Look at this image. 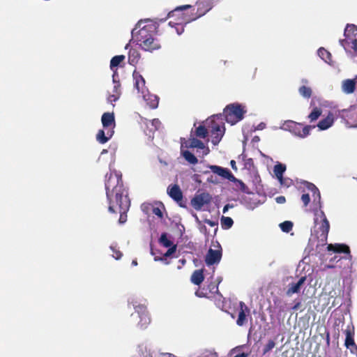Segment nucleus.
<instances>
[{"label": "nucleus", "mask_w": 357, "mask_h": 357, "mask_svg": "<svg viewBox=\"0 0 357 357\" xmlns=\"http://www.w3.org/2000/svg\"><path fill=\"white\" fill-rule=\"evenodd\" d=\"M304 186L310 192H312L313 202L317 204L319 211H316L314 213V227L312 230L310 242H313L317 239L318 243L317 247L319 245H324L326 244L328 234L329 231L330 225L324 213L321 210V195L319 189L311 183L304 181Z\"/></svg>", "instance_id": "1"}, {"label": "nucleus", "mask_w": 357, "mask_h": 357, "mask_svg": "<svg viewBox=\"0 0 357 357\" xmlns=\"http://www.w3.org/2000/svg\"><path fill=\"white\" fill-rule=\"evenodd\" d=\"M149 20H139L132 30V40L137 43L143 50L153 52L159 50L161 45L159 40L154 37L156 26L153 24H142Z\"/></svg>", "instance_id": "2"}, {"label": "nucleus", "mask_w": 357, "mask_h": 357, "mask_svg": "<svg viewBox=\"0 0 357 357\" xmlns=\"http://www.w3.org/2000/svg\"><path fill=\"white\" fill-rule=\"evenodd\" d=\"M105 178L106 195L109 204L108 210L110 213H115L114 202L119 203L124 196H128V192L123 188L121 174L117 172L107 174Z\"/></svg>", "instance_id": "3"}, {"label": "nucleus", "mask_w": 357, "mask_h": 357, "mask_svg": "<svg viewBox=\"0 0 357 357\" xmlns=\"http://www.w3.org/2000/svg\"><path fill=\"white\" fill-rule=\"evenodd\" d=\"M306 277L300 278L287 277L284 280V291L288 297H291L294 294H298L301 290L305 287Z\"/></svg>", "instance_id": "4"}, {"label": "nucleus", "mask_w": 357, "mask_h": 357, "mask_svg": "<svg viewBox=\"0 0 357 357\" xmlns=\"http://www.w3.org/2000/svg\"><path fill=\"white\" fill-rule=\"evenodd\" d=\"M128 305H132L135 310V312L131 314L132 319L138 318L139 319L137 323L138 327L140 328H146L151 322V318L146 310V305L140 304L137 301L134 300H129Z\"/></svg>", "instance_id": "5"}, {"label": "nucleus", "mask_w": 357, "mask_h": 357, "mask_svg": "<svg viewBox=\"0 0 357 357\" xmlns=\"http://www.w3.org/2000/svg\"><path fill=\"white\" fill-rule=\"evenodd\" d=\"M244 107V106L239 103L228 105L224 109V116L226 121L231 125H234L241 121L246 112Z\"/></svg>", "instance_id": "6"}, {"label": "nucleus", "mask_w": 357, "mask_h": 357, "mask_svg": "<svg viewBox=\"0 0 357 357\" xmlns=\"http://www.w3.org/2000/svg\"><path fill=\"white\" fill-rule=\"evenodd\" d=\"M222 119V115H215L211 117V123H213L212 126V139L211 142L214 145H217L221 140L224 133H225V128L220 126V125L215 123V119Z\"/></svg>", "instance_id": "7"}, {"label": "nucleus", "mask_w": 357, "mask_h": 357, "mask_svg": "<svg viewBox=\"0 0 357 357\" xmlns=\"http://www.w3.org/2000/svg\"><path fill=\"white\" fill-rule=\"evenodd\" d=\"M185 146L188 149H197V152L202 153V155H206L209 153V149L205 144L196 138H190L185 144H182L181 147Z\"/></svg>", "instance_id": "8"}, {"label": "nucleus", "mask_w": 357, "mask_h": 357, "mask_svg": "<svg viewBox=\"0 0 357 357\" xmlns=\"http://www.w3.org/2000/svg\"><path fill=\"white\" fill-rule=\"evenodd\" d=\"M211 196L207 192H202L196 195L191 200V205L197 210L199 211L202 208L211 202Z\"/></svg>", "instance_id": "9"}, {"label": "nucleus", "mask_w": 357, "mask_h": 357, "mask_svg": "<svg viewBox=\"0 0 357 357\" xmlns=\"http://www.w3.org/2000/svg\"><path fill=\"white\" fill-rule=\"evenodd\" d=\"M217 247L219 248L218 250L209 248L205 257V262L207 266H211L220 262L222 257V250L220 245L218 243Z\"/></svg>", "instance_id": "10"}, {"label": "nucleus", "mask_w": 357, "mask_h": 357, "mask_svg": "<svg viewBox=\"0 0 357 357\" xmlns=\"http://www.w3.org/2000/svg\"><path fill=\"white\" fill-rule=\"evenodd\" d=\"M119 208L120 218L119 219V222L120 224H123L126 222L127 215L126 212L128 211L130 207V200L128 196H124L123 199L119 201V203H116Z\"/></svg>", "instance_id": "11"}, {"label": "nucleus", "mask_w": 357, "mask_h": 357, "mask_svg": "<svg viewBox=\"0 0 357 357\" xmlns=\"http://www.w3.org/2000/svg\"><path fill=\"white\" fill-rule=\"evenodd\" d=\"M208 167L212 172L221 176L223 178H226L229 181H231V179H235V176L227 168H225L218 165H209Z\"/></svg>", "instance_id": "12"}, {"label": "nucleus", "mask_w": 357, "mask_h": 357, "mask_svg": "<svg viewBox=\"0 0 357 357\" xmlns=\"http://www.w3.org/2000/svg\"><path fill=\"white\" fill-rule=\"evenodd\" d=\"M168 195L173 199L175 202H179L183 199V193L180 187L175 184L169 185L167 188Z\"/></svg>", "instance_id": "13"}, {"label": "nucleus", "mask_w": 357, "mask_h": 357, "mask_svg": "<svg viewBox=\"0 0 357 357\" xmlns=\"http://www.w3.org/2000/svg\"><path fill=\"white\" fill-rule=\"evenodd\" d=\"M142 97L146 104L151 109H155L158 106V98L157 96L151 94L148 90H142Z\"/></svg>", "instance_id": "14"}, {"label": "nucleus", "mask_w": 357, "mask_h": 357, "mask_svg": "<svg viewBox=\"0 0 357 357\" xmlns=\"http://www.w3.org/2000/svg\"><path fill=\"white\" fill-rule=\"evenodd\" d=\"M102 124L103 128L105 130L112 128L115 127V119L114 113L105 112L102 114L101 118Z\"/></svg>", "instance_id": "15"}, {"label": "nucleus", "mask_w": 357, "mask_h": 357, "mask_svg": "<svg viewBox=\"0 0 357 357\" xmlns=\"http://www.w3.org/2000/svg\"><path fill=\"white\" fill-rule=\"evenodd\" d=\"M114 133V130L112 128L100 130L96 135V139L99 143L105 144L112 138Z\"/></svg>", "instance_id": "16"}, {"label": "nucleus", "mask_w": 357, "mask_h": 357, "mask_svg": "<svg viewBox=\"0 0 357 357\" xmlns=\"http://www.w3.org/2000/svg\"><path fill=\"white\" fill-rule=\"evenodd\" d=\"M335 121V115L333 112H329L326 118L321 120L317 127L320 130H325L331 128Z\"/></svg>", "instance_id": "17"}, {"label": "nucleus", "mask_w": 357, "mask_h": 357, "mask_svg": "<svg viewBox=\"0 0 357 357\" xmlns=\"http://www.w3.org/2000/svg\"><path fill=\"white\" fill-rule=\"evenodd\" d=\"M299 128L300 124L291 120L285 121L283 125L280 127V129L289 131L296 136H298V134L299 133Z\"/></svg>", "instance_id": "18"}, {"label": "nucleus", "mask_w": 357, "mask_h": 357, "mask_svg": "<svg viewBox=\"0 0 357 357\" xmlns=\"http://www.w3.org/2000/svg\"><path fill=\"white\" fill-rule=\"evenodd\" d=\"M327 250L336 253H345L351 257L349 248L344 244H328Z\"/></svg>", "instance_id": "19"}, {"label": "nucleus", "mask_w": 357, "mask_h": 357, "mask_svg": "<svg viewBox=\"0 0 357 357\" xmlns=\"http://www.w3.org/2000/svg\"><path fill=\"white\" fill-rule=\"evenodd\" d=\"M220 0H207L205 2H202L199 3V6H202L203 8H206V10L204 12H201L202 8L199 7L197 10V12H199V15L193 18L192 20H195L197 18H199L203 15H204L207 12H208L210 10L212 9V8L214 6V5L218 3Z\"/></svg>", "instance_id": "20"}, {"label": "nucleus", "mask_w": 357, "mask_h": 357, "mask_svg": "<svg viewBox=\"0 0 357 357\" xmlns=\"http://www.w3.org/2000/svg\"><path fill=\"white\" fill-rule=\"evenodd\" d=\"M240 306V311L238 312V319L236 320V324L239 326H242L244 325L245 320H246V312H249V309L245 305V304L241 301L239 303Z\"/></svg>", "instance_id": "21"}, {"label": "nucleus", "mask_w": 357, "mask_h": 357, "mask_svg": "<svg viewBox=\"0 0 357 357\" xmlns=\"http://www.w3.org/2000/svg\"><path fill=\"white\" fill-rule=\"evenodd\" d=\"M355 79H344L342 83V91L346 94H350L354 92L356 89Z\"/></svg>", "instance_id": "22"}, {"label": "nucleus", "mask_w": 357, "mask_h": 357, "mask_svg": "<svg viewBox=\"0 0 357 357\" xmlns=\"http://www.w3.org/2000/svg\"><path fill=\"white\" fill-rule=\"evenodd\" d=\"M133 77L135 79V87L138 93H142V90H147L145 87V79L141 75L135 72L133 73Z\"/></svg>", "instance_id": "23"}, {"label": "nucleus", "mask_w": 357, "mask_h": 357, "mask_svg": "<svg viewBox=\"0 0 357 357\" xmlns=\"http://www.w3.org/2000/svg\"><path fill=\"white\" fill-rule=\"evenodd\" d=\"M204 279L203 271L196 270L192 274L190 280L193 284L199 285L203 282Z\"/></svg>", "instance_id": "24"}, {"label": "nucleus", "mask_w": 357, "mask_h": 357, "mask_svg": "<svg viewBox=\"0 0 357 357\" xmlns=\"http://www.w3.org/2000/svg\"><path fill=\"white\" fill-rule=\"evenodd\" d=\"M181 155L191 165H195L198 162L197 157L188 150H181Z\"/></svg>", "instance_id": "25"}, {"label": "nucleus", "mask_w": 357, "mask_h": 357, "mask_svg": "<svg viewBox=\"0 0 357 357\" xmlns=\"http://www.w3.org/2000/svg\"><path fill=\"white\" fill-rule=\"evenodd\" d=\"M318 56L326 63L331 65V54L324 47H320L317 51Z\"/></svg>", "instance_id": "26"}, {"label": "nucleus", "mask_w": 357, "mask_h": 357, "mask_svg": "<svg viewBox=\"0 0 357 357\" xmlns=\"http://www.w3.org/2000/svg\"><path fill=\"white\" fill-rule=\"evenodd\" d=\"M344 35L347 38L357 36V26L353 24H348L344 29Z\"/></svg>", "instance_id": "27"}, {"label": "nucleus", "mask_w": 357, "mask_h": 357, "mask_svg": "<svg viewBox=\"0 0 357 357\" xmlns=\"http://www.w3.org/2000/svg\"><path fill=\"white\" fill-rule=\"evenodd\" d=\"M137 352L139 357H151L148 351L147 345L145 342H142L137 345Z\"/></svg>", "instance_id": "28"}, {"label": "nucleus", "mask_w": 357, "mask_h": 357, "mask_svg": "<svg viewBox=\"0 0 357 357\" xmlns=\"http://www.w3.org/2000/svg\"><path fill=\"white\" fill-rule=\"evenodd\" d=\"M285 171L286 165L280 162H278L273 167V172L277 178H280L283 176Z\"/></svg>", "instance_id": "29"}, {"label": "nucleus", "mask_w": 357, "mask_h": 357, "mask_svg": "<svg viewBox=\"0 0 357 357\" xmlns=\"http://www.w3.org/2000/svg\"><path fill=\"white\" fill-rule=\"evenodd\" d=\"M231 181L235 183L236 189H238L241 192L246 194H250L249 188L241 180H239L235 177V179H231Z\"/></svg>", "instance_id": "30"}, {"label": "nucleus", "mask_w": 357, "mask_h": 357, "mask_svg": "<svg viewBox=\"0 0 357 357\" xmlns=\"http://www.w3.org/2000/svg\"><path fill=\"white\" fill-rule=\"evenodd\" d=\"M125 59V56L123 55H117L114 56L110 61V68L114 73H116V70H114V68L117 67L121 62H122Z\"/></svg>", "instance_id": "31"}, {"label": "nucleus", "mask_w": 357, "mask_h": 357, "mask_svg": "<svg viewBox=\"0 0 357 357\" xmlns=\"http://www.w3.org/2000/svg\"><path fill=\"white\" fill-rule=\"evenodd\" d=\"M299 94L304 98H310L312 96V91L310 87L303 85L298 88Z\"/></svg>", "instance_id": "32"}, {"label": "nucleus", "mask_w": 357, "mask_h": 357, "mask_svg": "<svg viewBox=\"0 0 357 357\" xmlns=\"http://www.w3.org/2000/svg\"><path fill=\"white\" fill-rule=\"evenodd\" d=\"M117 77H118V75H117L116 73L114 72L112 75V81L114 83L112 93H114V94L119 93V95H121V89H120L121 84H120L119 81L116 79Z\"/></svg>", "instance_id": "33"}, {"label": "nucleus", "mask_w": 357, "mask_h": 357, "mask_svg": "<svg viewBox=\"0 0 357 357\" xmlns=\"http://www.w3.org/2000/svg\"><path fill=\"white\" fill-rule=\"evenodd\" d=\"M222 228L228 229L231 228L234 224L233 220L230 217L222 216L220 220Z\"/></svg>", "instance_id": "34"}, {"label": "nucleus", "mask_w": 357, "mask_h": 357, "mask_svg": "<svg viewBox=\"0 0 357 357\" xmlns=\"http://www.w3.org/2000/svg\"><path fill=\"white\" fill-rule=\"evenodd\" d=\"M139 53L135 50H130L129 52L128 61L130 64L134 66L137 63L139 59Z\"/></svg>", "instance_id": "35"}, {"label": "nucleus", "mask_w": 357, "mask_h": 357, "mask_svg": "<svg viewBox=\"0 0 357 357\" xmlns=\"http://www.w3.org/2000/svg\"><path fill=\"white\" fill-rule=\"evenodd\" d=\"M321 109L319 107H314L312 111L310 112V114L308 115V118L310 119V121H314L321 116Z\"/></svg>", "instance_id": "36"}, {"label": "nucleus", "mask_w": 357, "mask_h": 357, "mask_svg": "<svg viewBox=\"0 0 357 357\" xmlns=\"http://www.w3.org/2000/svg\"><path fill=\"white\" fill-rule=\"evenodd\" d=\"M315 126H306L302 130L299 128V133L298 134V137L301 138H305L310 135V130L314 128Z\"/></svg>", "instance_id": "37"}, {"label": "nucleus", "mask_w": 357, "mask_h": 357, "mask_svg": "<svg viewBox=\"0 0 357 357\" xmlns=\"http://www.w3.org/2000/svg\"><path fill=\"white\" fill-rule=\"evenodd\" d=\"M280 227L282 231L288 233L292 229L293 223L291 221L287 220L280 223Z\"/></svg>", "instance_id": "38"}, {"label": "nucleus", "mask_w": 357, "mask_h": 357, "mask_svg": "<svg viewBox=\"0 0 357 357\" xmlns=\"http://www.w3.org/2000/svg\"><path fill=\"white\" fill-rule=\"evenodd\" d=\"M159 241L160 243L165 248H169L172 245V242L168 239L167 234L165 233L161 234Z\"/></svg>", "instance_id": "39"}, {"label": "nucleus", "mask_w": 357, "mask_h": 357, "mask_svg": "<svg viewBox=\"0 0 357 357\" xmlns=\"http://www.w3.org/2000/svg\"><path fill=\"white\" fill-rule=\"evenodd\" d=\"M344 344L345 347L348 349L350 348V347H352V348L351 349V353H354V351H357V346L354 342V337L346 338Z\"/></svg>", "instance_id": "40"}, {"label": "nucleus", "mask_w": 357, "mask_h": 357, "mask_svg": "<svg viewBox=\"0 0 357 357\" xmlns=\"http://www.w3.org/2000/svg\"><path fill=\"white\" fill-rule=\"evenodd\" d=\"M195 133L197 137L200 138H205L207 136L208 132L204 126H199L198 128H197Z\"/></svg>", "instance_id": "41"}, {"label": "nucleus", "mask_w": 357, "mask_h": 357, "mask_svg": "<svg viewBox=\"0 0 357 357\" xmlns=\"http://www.w3.org/2000/svg\"><path fill=\"white\" fill-rule=\"evenodd\" d=\"M356 108H357V107H356V106H351L349 108V109H342V110H337L335 114V116L341 117V118L348 117L349 116H348L347 113L350 111L354 110Z\"/></svg>", "instance_id": "42"}, {"label": "nucleus", "mask_w": 357, "mask_h": 357, "mask_svg": "<svg viewBox=\"0 0 357 357\" xmlns=\"http://www.w3.org/2000/svg\"><path fill=\"white\" fill-rule=\"evenodd\" d=\"M275 346V342L273 340H269L268 343L264 346L263 349V354H266L272 350Z\"/></svg>", "instance_id": "43"}, {"label": "nucleus", "mask_w": 357, "mask_h": 357, "mask_svg": "<svg viewBox=\"0 0 357 357\" xmlns=\"http://www.w3.org/2000/svg\"><path fill=\"white\" fill-rule=\"evenodd\" d=\"M110 250L112 251L113 254H112V257L114 258H115L116 259H119L121 256H122V254L121 252L119 251V250H117L116 249V246L114 245H112L110 246Z\"/></svg>", "instance_id": "44"}, {"label": "nucleus", "mask_w": 357, "mask_h": 357, "mask_svg": "<svg viewBox=\"0 0 357 357\" xmlns=\"http://www.w3.org/2000/svg\"><path fill=\"white\" fill-rule=\"evenodd\" d=\"M190 8H191L190 5H184V6H178L174 10L171 11V12L169 13L168 17H172L174 15V13L177 12V11L184 10L188 9Z\"/></svg>", "instance_id": "45"}, {"label": "nucleus", "mask_w": 357, "mask_h": 357, "mask_svg": "<svg viewBox=\"0 0 357 357\" xmlns=\"http://www.w3.org/2000/svg\"><path fill=\"white\" fill-rule=\"evenodd\" d=\"M346 335V338L354 337V331L353 326H348L347 329L344 331Z\"/></svg>", "instance_id": "46"}, {"label": "nucleus", "mask_w": 357, "mask_h": 357, "mask_svg": "<svg viewBox=\"0 0 357 357\" xmlns=\"http://www.w3.org/2000/svg\"><path fill=\"white\" fill-rule=\"evenodd\" d=\"M204 222L210 225L211 227H215L214 229L213 235H215L218 231V221H213L208 219H205Z\"/></svg>", "instance_id": "47"}, {"label": "nucleus", "mask_w": 357, "mask_h": 357, "mask_svg": "<svg viewBox=\"0 0 357 357\" xmlns=\"http://www.w3.org/2000/svg\"><path fill=\"white\" fill-rule=\"evenodd\" d=\"M120 96H121V95H119V93H116V94L111 93L107 97V102H110V103H112L113 102H116L119 99Z\"/></svg>", "instance_id": "48"}, {"label": "nucleus", "mask_w": 357, "mask_h": 357, "mask_svg": "<svg viewBox=\"0 0 357 357\" xmlns=\"http://www.w3.org/2000/svg\"><path fill=\"white\" fill-rule=\"evenodd\" d=\"M161 123L158 119H154L151 121V125L155 130H158L160 126Z\"/></svg>", "instance_id": "49"}, {"label": "nucleus", "mask_w": 357, "mask_h": 357, "mask_svg": "<svg viewBox=\"0 0 357 357\" xmlns=\"http://www.w3.org/2000/svg\"><path fill=\"white\" fill-rule=\"evenodd\" d=\"M176 248L175 245L169 247V249L167 250V251L165 253L164 257H168L171 256L172 254H174L176 252Z\"/></svg>", "instance_id": "50"}, {"label": "nucleus", "mask_w": 357, "mask_h": 357, "mask_svg": "<svg viewBox=\"0 0 357 357\" xmlns=\"http://www.w3.org/2000/svg\"><path fill=\"white\" fill-rule=\"evenodd\" d=\"M301 200L303 202L304 206H306L309 204V202L310 201V195L308 194H303L301 196Z\"/></svg>", "instance_id": "51"}, {"label": "nucleus", "mask_w": 357, "mask_h": 357, "mask_svg": "<svg viewBox=\"0 0 357 357\" xmlns=\"http://www.w3.org/2000/svg\"><path fill=\"white\" fill-rule=\"evenodd\" d=\"M153 213L155 215H157L158 218H162L163 216L162 212L161 209L158 207H153Z\"/></svg>", "instance_id": "52"}, {"label": "nucleus", "mask_w": 357, "mask_h": 357, "mask_svg": "<svg viewBox=\"0 0 357 357\" xmlns=\"http://www.w3.org/2000/svg\"><path fill=\"white\" fill-rule=\"evenodd\" d=\"M198 228L201 233L204 234L205 235H207L208 231H207V229H206V226H204V225H202V223H200V225H198Z\"/></svg>", "instance_id": "53"}, {"label": "nucleus", "mask_w": 357, "mask_h": 357, "mask_svg": "<svg viewBox=\"0 0 357 357\" xmlns=\"http://www.w3.org/2000/svg\"><path fill=\"white\" fill-rule=\"evenodd\" d=\"M275 201L278 204H284L286 202V199L284 196H278L275 198Z\"/></svg>", "instance_id": "54"}, {"label": "nucleus", "mask_w": 357, "mask_h": 357, "mask_svg": "<svg viewBox=\"0 0 357 357\" xmlns=\"http://www.w3.org/2000/svg\"><path fill=\"white\" fill-rule=\"evenodd\" d=\"M301 307V303L298 301L296 302L294 305L291 307V310L293 311H296V310H298Z\"/></svg>", "instance_id": "55"}, {"label": "nucleus", "mask_w": 357, "mask_h": 357, "mask_svg": "<svg viewBox=\"0 0 357 357\" xmlns=\"http://www.w3.org/2000/svg\"><path fill=\"white\" fill-rule=\"evenodd\" d=\"M209 289L211 292H216L218 293V287L215 284H211L209 286Z\"/></svg>", "instance_id": "56"}, {"label": "nucleus", "mask_w": 357, "mask_h": 357, "mask_svg": "<svg viewBox=\"0 0 357 357\" xmlns=\"http://www.w3.org/2000/svg\"><path fill=\"white\" fill-rule=\"evenodd\" d=\"M266 128V123L264 122L260 123L255 128L257 130H262Z\"/></svg>", "instance_id": "57"}, {"label": "nucleus", "mask_w": 357, "mask_h": 357, "mask_svg": "<svg viewBox=\"0 0 357 357\" xmlns=\"http://www.w3.org/2000/svg\"><path fill=\"white\" fill-rule=\"evenodd\" d=\"M176 31L178 35H181L184 31L183 26L182 25H180V27H176Z\"/></svg>", "instance_id": "58"}, {"label": "nucleus", "mask_w": 357, "mask_h": 357, "mask_svg": "<svg viewBox=\"0 0 357 357\" xmlns=\"http://www.w3.org/2000/svg\"><path fill=\"white\" fill-rule=\"evenodd\" d=\"M232 208V206L230 205V204H226L224 208H223V213H225L228 210L229 208Z\"/></svg>", "instance_id": "59"}, {"label": "nucleus", "mask_w": 357, "mask_h": 357, "mask_svg": "<svg viewBox=\"0 0 357 357\" xmlns=\"http://www.w3.org/2000/svg\"><path fill=\"white\" fill-rule=\"evenodd\" d=\"M230 165H231V167L234 170H237V167H236V162L234 160H231L230 162Z\"/></svg>", "instance_id": "60"}, {"label": "nucleus", "mask_w": 357, "mask_h": 357, "mask_svg": "<svg viewBox=\"0 0 357 357\" xmlns=\"http://www.w3.org/2000/svg\"><path fill=\"white\" fill-rule=\"evenodd\" d=\"M277 179L279 181V182L281 185H287V183L285 182V179H284V178H283V176H282L280 178H277Z\"/></svg>", "instance_id": "61"}, {"label": "nucleus", "mask_w": 357, "mask_h": 357, "mask_svg": "<svg viewBox=\"0 0 357 357\" xmlns=\"http://www.w3.org/2000/svg\"><path fill=\"white\" fill-rule=\"evenodd\" d=\"M353 43V49L355 50V51H357V39H354L352 42Z\"/></svg>", "instance_id": "62"}, {"label": "nucleus", "mask_w": 357, "mask_h": 357, "mask_svg": "<svg viewBox=\"0 0 357 357\" xmlns=\"http://www.w3.org/2000/svg\"><path fill=\"white\" fill-rule=\"evenodd\" d=\"M301 82L303 85H305V84H309V80L307 79L303 78V79H301Z\"/></svg>", "instance_id": "63"}, {"label": "nucleus", "mask_w": 357, "mask_h": 357, "mask_svg": "<svg viewBox=\"0 0 357 357\" xmlns=\"http://www.w3.org/2000/svg\"><path fill=\"white\" fill-rule=\"evenodd\" d=\"M234 357H248V354H246L245 353H241V354L236 355Z\"/></svg>", "instance_id": "64"}]
</instances>
